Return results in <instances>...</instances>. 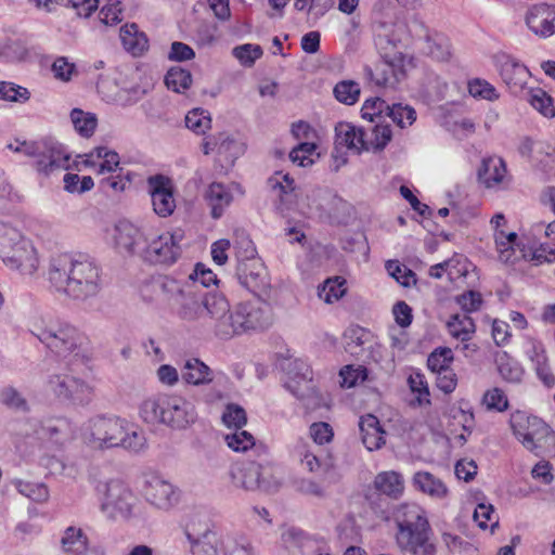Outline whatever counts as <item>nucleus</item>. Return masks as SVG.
Wrapping results in <instances>:
<instances>
[{
	"label": "nucleus",
	"instance_id": "f257e3e1",
	"mask_svg": "<svg viewBox=\"0 0 555 555\" xmlns=\"http://www.w3.org/2000/svg\"><path fill=\"white\" fill-rule=\"evenodd\" d=\"M372 27L382 62L375 68L365 66L364 76L377 87L395 89L405 76L404 55L400 50L406 35L405 24L376 13Z\"/></svg>",
	"mask_w": 555,
	"mask_h": 555
},
{
	"label": "nucleus",
	"instance_id": "f03ea898",
	"mask_svg": "<svg viewBox=\"0 0 555 555\" xmlns=\"http://www.w3.org/2000/svg\"><path fill=\"white\" fill-rule=\"evenodd\" d=\"M49 281L56 292L76 300L94 297L103 287L100 266L82 255L61 254L53 257Z\"/></svg>",
	"mask_w": 555,
	"mask_h": 555
},
{
	"label": "nucleus",
	"instance_id": "7ed1b4c3",
	"mask_svg": "<svg viewBox=\"0 0 555 555\" xmlns=\"http://www.w3.org/2000/svg\"><path fill=\"white\" fill-rule=\"evenodd\" d=\"M155 285L168 312L184 323H195L207 317L214 293L203 289L192 278L165 275Z\"/></svg>",
	"mask_w": 555,
	"mask_h": 555
},
{
	"label": "nucleus",
	"instance_id": "20e7f679",
	"mask_svg": "<svg viewBox=\"0 0 555 555\" xmlns=\"http://www.w3.org/2000/svg\"><path fill=\"white\" fill-rule=\"evenodd\" d=\"M82 436L102 449L120 448L140 454L149 448L145 431L139 425L113 414L91 417Z\"/></svg>",
	"mask_w": 555,
	"mask_h": 555
},
{
	"label": "nucleus",
	"instance_id": "39448f33",
	"mask_svg": "<svg viewBox=\"0 0 555 555\" xmlns=\"http://www.w3.org/2000/svg\"><path fill=\"white\" fill-rule=\"evenodd\" d=\"M30 333L37 337L70 372L80 371L89 361L86 337L73 325L62 322L35 324Z\"/></svg>",
	"mask_w": 555,
	"mask_h": 555
},
{
	"label": "nucleus",
	"instance_id": "423d86ee",
	"mask_svg": "<svg viewBox=\"0 0 555 555\" xmlns=\"http://www.w3.org/2000/svg\"><path fill=\"white\" fill-rule=\"evenodd\" d=\"M396 542L403 555H435L426 512L416 503L401 504L395 515Z\"/></svg>",
	"mask_w": 555,
	"mask_h": 555
},
{
	"label": "nucleus",
	"instance_id": "0eeeda50",
	"mask_svg": "<svg viewBox=\"0 0 555 555\" xmlns=\"http://www.w3.org/2000/svg\"><path fill=\"white\" fill-rule=\"evenodd\" d=\"M139 415L146 424H164L175 429H183L196 421L194 404L176 395H156L144 399L139 406Z\"/></svg>",
	"mask_w": 555,
	"mask_h": 555
},
{
	"label": "nucleus",
	"instance_id": "6e6552de",
	"mask_svg": "<svg viewBox=\"0 0 555 555\" xmlns=\"http://www.w3.org/2000/svg\"><path fill=\"white\" fill-rule=\"evenodd\" d=\"M0 253L3 263L22 274L30 275L38 269L39 259L33 243L7 223H0Z\"/></svg>",
	"mask_w": 555,
	"mask_h": 555
},
{
	"label": "nucleus",
	"instance_id": "1a4fd4ad",
	"mask_svg": "<svg viewBox=\"0 0 555 555\" xmlns=\"http://www.w3.org/2000/svg\"><path fill=\"white\" fill-rule=\"evenodd\" d=\"M513 434L519 442L535 455L555 453V434L540 417L517 411L511 416Z\"/></svg>",
	"mask_w": 555,
	"mask_h": 555
},
{
	"label": "nucleus",
	"instance_id": "9d476101",
	"mask_svg": "<svg viewBox=\"0 0 555 555\" xmlns=\"http://www.w3.org/2000/svg\"><path fill=\"white\" fill-rule=\"evenodd\" d=\"M98 491L103 494L101 511L108 518L129 519L134 516L139 501L127 483L119 479H112L99 485Z\"/></svg>",
	"mask_w": 555,
	"mask_h": 555
},
{
	"label": "nucleus",
	"instance_id": "9b49d317",
	"mask_svg": "<svg viewBox=\"0 0 555 555\" xmlns=\"http://www.w3.org/2000/svg\"><path fill=\"white\" fill-rule=\"evenodd\" d=\"M231 479L236 488L246 491L275 492L281 486V482L272 476L267 463L255 461L245 462L233 469Z\"/></svg>",
	"mask_w": 555,
	"mask_h": 555
},
{
	"label": "nucleus",
	"instance_id": "f8f14e48",
	"mask_svg": "<svg viewBox=\"0 0 555 555\" xmlns=\"http://www.w3.org/2000/svg\"><path fill=\"white\" fill-rule=\"evenodd\" d=\"M207 317L211 320L210 326L214 334L223 340L231 339L234 336L242 335L240 320L237 317V307L230 309L228 299L221 294H212Z\"/></svg>",
	"mask_w": 555,
	"mask_h": 555
},
{
	"label": "nucleus",
	"instance_id": "ddd939ff",
	"mask_svg": "<svg viewBox=\"0 0 555 555\" xmlns=\"http://www.w3.org/2000/svg\"><path fill=\"white\" fill-rule=\"evenodd\" d=\"M47 390L64 401L85 404L91 400L92 387L74 375L51 374L47 380Z\"/></svg>",
	"mask_w": 555,
	"mask_h": 555
},
{
	"label": "nucleus",
	"instance_id": "4468645a",
	"mask_svg": "<svg viewBox=\"0 0 555 555\" xmlns=\"http://www.w3.org/2000/svg\"><path fill=\"white\" fill-rule=\"evenodd\" d=\"M14 433L22 437L36 436L39 439H49L56 444L64 443L74 435L70 423L65 418H57L46 425H39L35 420L17 422L14 425Z\"/></svg>",
	"mask_w": 555,
	"mask_h": 555
},
{
	"label": "nucleus",
	"instance_id": "2eb2a0df",
	"mask_svg": "<svg viewBox=\"0 0 555 555\" xmlns=\"http://www.w3.org/2000/svg\"><path fill=\"white\" fill-rule=\"evenodd\" d=\"M182 238L183 233L180 230L165 232L144 245L142 254L151 263L171 264L181 255Z\"/></svg>",
	"mask_w": 555,
	"mask_h": 555
},
{
	"label": "nucleus",
	"instance_id": "dca6fc26",
	"mask_svg": "<svg viewBox=\"0 0 555 555\" xmlns=\"http://www.w3.org/2000/svg\"><path fill=\"white\" fill-rule=\"evenodd\" d=\"M143 495L152 505L168 509L180 500L179 489L157 474H146L143 481Z\"/></svg>",
	"mask_w": 555,
	"mask_h": 555
},
{
	"label": "nucleus",
	"instance_id": "f3484780",
	"mask_svg": "<svg viewBox=\"0 0 555 555\" xmlns=\"http://www.w3.org/2000/svg\"><path fill=\"white\" fill-rule=\"evenodd\" d=\"M154 212L167 218L175 212V188L171 179L164 175L150 176L146 180Z\"/></svg>",
	"mask_w": 555,
	"mask_h": 555
},
{
	"label": "nucleus",
	"instance_id": "a211bd4d",
	"mask_svg": "<svg viewBox=\"0 0 555 555\" xmlns=\"http://www.w3.org/2000/svg\"><path fill=\"white\" fill-rule=\"evenodd\" d=\"M236 307V318L240 320L242 334L263 331L272 324V309L264 301H246L238 304Z\"/></svg>",
	"mask_w": 555,
	"mask_h": 555
},
{
	"label": "nucleus",
	"instance_id": "6ab92c4d",
	"mask_svg": "<svg viewBox=\"0 0 555 555\" xmlns=\"http://www.w3.org/2000/svg\"><path fill=\"white\" fill-rule=\"evenodd\" d=\"M284 387L297 398H304L312 389L313 372L301 359H288L283 363Z\"/></svg>",
	"mask_w": 555,
	"mask_h": 555
},
{
	"label": "nucleus",
	"instance_id": "aec40b11",
	"mask_svg": "<svg viewBox=\"0 0 555 555\" xmlns=\"http://www.w3.org/2000/svg\"><path fill=\"white\" fill-rule=\"evenodd\" d=\"M495 64L499 69L500 77L513 94L524 91L530 72L517 59L509 54L501 53L495 56Z\"/></svg>",
	"mask_w": 555,
	"mask_h": 555
},
{
	"label": "nucleus",
	"instance_id": "412c9836",
	"mask_svg": "<svg viewBox=\"0 0 555 555\" xmlns=\"http://www.w3.org/2000/svg\"><path fill=\"white\" fill-rule=\"evenodd\" d=\"M36 168L39 172L50 175L55 170H67L70 167V156L64 145L51 143L39 144V153L35 155Z\"/></svg>",
	"mask_w": 555,
	"mask_h": 555
},
{
	"label": "nucleus",
	"instance_id": "4be33fe9",
	"mask_svg": "<svg viewBox=\"0 0 555 555\" xmlns=\"http://www.w3.org/2000/svg\"><path fill=\"white\" fill-rule=\"evenodd\" d=\"M271 197L280 212L288 210L297 198L295 181L288 173L274 172L267 181Z\"/></svg>",
	"mask_w": 555,
	"mask_h": 555
},
{
	"label": "nucleus",
	"instance_id": "5701e85b",
	"mask_svg": "<svg viewBox=\"0 0 555 555\" xmlns=\"http://www.w3.org/2000/svg\"><path fill=\"white\" fill-rule=\"evenodd\" d=\"M528 28L541 38L555 34V5L545 3L531 7L526 14Z\"/></svg>",
	"mask_w": 555,
	"mask_h": 555
},
{
	"label": "nucleus",
	"instance_id": "b1692460",
	"mask_svg": "<svg viewBox=\"0 0 555 555\" xmlns=\"http://www.w3.org/2000/svg\"><path fill=\"white\" fill-rule=\"evenodd\" d=\"M335 143L354 154L367 151L366 131L363 127L348 121H340L335 127Z\"/></svg>",
	"mask_w": 555,
	"mask_h": 555
},
{
	"label": "nucleus",
	"instance_id": "393cba45",
	"mask_svg": "<svg viewBox=\"0 0 555 555\" xmlns=\"http://www.w3.org/2000/svg\"><path fill=\"white\" fill-rule=\"evenodd\" d=\"M116 246L130 254L143 251L145 236L140 228L128 220H121L115 225Z\"/></svg>",
	"mask_w": 555,
	"mask_h": 555
},
{
	"label": "nucleus",
	"instance_id": "a878e982",
	"mask_svg": "<svg viewBox=\"0 0 555 555\" xmlns=\"http://www.w3.org/2000/svg\"><path fill=\"white\" fill-rule=\"evenodd\" d=\"M203 197L214 219L221 218L234 198L231 186L221 182L210 183Z\"/></svg>",
	"mask_w": 555,
	"mask_h": 555
},
{
	"label": "nucleus",
	"instance_id": "bb28decb",
	"mask_svg": "<svg viewBox=\"0 0 555 555\" xmlns=\"http://www.w3.org/2000/svg\"><path fill=\"white\" fill-rule=\"evenodd\" d=\"M234 248L236 250V257L240 261L237 267L238 278L242 284L249 286V280L256 281L259 276V273H255L250 271L249 274L246 273V264L242 263L245 260H254L257 256V249L254 242L245 232H237L235 234L234 240Z\"/></svg>",
	"mask_w": 555,
	"mask_h": 555
},
{
	"label": "nucleus",
	"instance_id": "cd10ccee",
	"mask_svg": "<svg viewBox=\"0 0 555 555\" xmlns=\"http://www.w3.org/2000/svg\"><path fill=\"white\" fill-rule=\"evenodd\" d=\"M359 428L362 442L369 451L378 450L385 443V431L382 429L378 418L373 414L361 416Z\"/></svg>",
	"mask_w": 555,
	"mask_h": 555
},
{
	"label": "nucleus",
	"instance_id": "c85d7f7f",
	"mask_svg": "<svg viewBox=\"0 0 555 555\" xmlns=\"http://www.w3.org/2000/svg\"><path fill=\"white\" fill-rule=\"evenodd\" d=\"M506 175V164L501 157L492 156L482 159L478 170L479 181L486 188L498 186Z\"/></svg>",
	"mask_w": 555,
	"mask_h": 555
},
{
	"label": "nucleus",
	"instance_id": "c756f323",
	"mask_svg": "<svg viewBox=\"0 0 555 555\" xmlns=\"http://www.w3.org/2000/svg\"><path fill=\"white\" fill-rule=\"evenodd\" d=\"M86 166H98L99 173L114 172L119 167V155L105 146H99L86 155Z\"/></svg>",
	"mask_w": 555,
	"mask_h": 555
},
{
	"label": "nucleus",
	"instance_id": "7c9ffc66",
	"mask_svg": "<svg viewBox=\"0 0 555 555\" xmlns=\"http://www.w3.org/2000/svg\"><path fill=\"white\" fill-rule=\"evenodd\" d=\"M185 535L192 555H218L219 538L215 531L206 529L199 534L188 531Z\"/></svg>",
	"mask_w": 555,
	"mask_h": 555
},
{
	"label": "nucleus",
	"instance_id": "2f4dec72",
	"mask_svg": "<svg viewBox=\"0 0 555 555\" xmlns=\"http://www.w3.org/2000/svg\"><path fill=\"white\" fill-rule=\"evenodd\" d=\"M375 489L391 499H399L404 490L402 476L393 470L382 472L374 479Z\"/></svg>",
	"mask_w": 555,
	"mask_h": 555
},
{
	"label": "nucleus",
	"instance_id": "473e14b6",
	"mask_svg": "<svg viewBox=\"0 0 555 555\" xmlns=\"http://www.w3.org/2000/svg\"><path fill=\"white\" fill-rule=\"evenodd\" d=\"M182 379L190 385L198 386L212 380V371L203 361L196 358L189 359L182 370Z\"/></svg>",
	"mask_w": 555,
	"mask_h": 555
},
{
	"label": "nucleus",
	"instance_id": "72a5a7b5",
	"mask_svg": "<svg viewBox=\"0 0 555 555\" xmlns=\"http://www.w3.org/2000/svg\"><path fill=\"white\" fill-rule=\"evenodd\" d=\"M119 36L125 50L133 56L141 55L147 49L149 40L143 33L139 31L135 24L122 26Z\"/></svg>",
	"mask_w": 555,
	"mask_h": 555
},
{
	"label": "nucleus",
	"instance_id": "f704fd0d",
	"mask_svg": "<svg viewBox=\"0 0 555 555\" xmlns=\"http://www.w3.org/2000/svg\"><path fill=\"white\" fill-rule=\"evenodd\" d=\"M413 483L420 491L430 495L431 498L442 499L448 493V489L442 480L428 472L415 473Z\"/></svg>",
	"mask_w": 555,
	"mask_h": 555
},
{
	"label": "nucleus",
	"instance_id": "c9c22d12",
	"mask_svg": "<svg viewBox=\"0 0 555 555\" xmlns=\"http://www.w3.org/2000/svg\"><path fill=\"white\" fill-rule=\"evenodd\" d=\"M447 328L452 337L461 341H468L476 330L474 320L466 313L451 315Z\"/></svg>",
	"mask_w": 555,
	"mask_h": 555
},
{
	"label": "nucleus",
	"instance_id": "e433bc0d",
	"mask_svg": "<svg viewBox=\"0 0 555 555\" xmlns=\"http://www.w3.org/2000/svg\"><path fill=\"white\" fill-rule=\"evenodd\" d=\"M88 545V538L81 528L69 526L61 538V546L64 553L78 555L82 553Z\"/></svg>",
	"mask_w": 555,
	"mask_h": 555
},
{
	"label": "nucleus",
	"instance_id": "4c0bfd02",
	"mask_svg": "<svg viewBox=\"0 0 555 555\" xmlns=\"http://www.w3.org/2000/svg\"><path fill=\"white\" fill-rule=\"evenodd\" d=\"M347 293V281L343 276H333L326 279L321 286H319L318 295L326 304L338 301Z\"/></svg>",
	"mask_w": 555,
	"mask_h": 555
},
{
	"label": "nucleus",
	"instance_id": "58836bf2",
	"mask_svg": "<svg viewBox=\"0 0 555 555\" xmlns=\"http://www.w3.org/2000/svg\"><path fill=\"white\" fill-rule=\"evenodd\" d=\"M70 121L75 131L82 138L92 137L98 126L96 115L80 108L72 109Z\"/></svg>",
	"mask_w": 555,
	"mask_h": 555
},
{
	"label": "nucleus",
	"instance_id": "ea45409f",
	"mask_svg": "<svg viewBox=\"0 0 555 555\" xmlns=\"http://www.w3.org/2000/svg\"><path fill=\"white\" fill-rule=\"evenodd\" d=\"M366 131L367 151H382L391 141L392 131L389 125L376 124Z\"/></svg>",
	"mask_w": 555,
	"mask_h": 555
},
{
	"label": "nucleus",
	"instance_id": "a19ab883",
	"mask_svg": "<svg viewBox=\"0 0 555 555\" xmlns=\"http://www.w3.org/2000/svg\"><path fill=\"white\" fill-rule=\"evenodd\" d=\"M494 242L499 258L502 262H513L514 247L517 245L518 235L516 232L505 233L503 230L494 232Z\"/></svg>",
	"mask_w": 555,
	"mask_h": 555
},
{
	"label": "nucleus",
	"instance_id": "79ce46f5",
	"mask_svg": "<svg viewBox=\"0 0 555 555\" xmlns=\"http://www.w3.org/2000/svg\"><path fill=\"white\" fill-rule=\"evenodd\" d=\"M527 101L545 117H554L553 99L541 88H531L527 91Z\"/></svg>",
	"mask_w": 555,
	"mask_h": 555
},
{
	"label": "nucleus",
	"instance_id": "37998d69",
	"mask_svg": "<svg viewBox=\"0 0 555 555\" xmlns=\"http://www.w3.org/2000/svg\"><path fill=\"white\" fill-rule=\"evenodd\" d=\"M333 93L339 103L354 105L360 99L361 88L354 80H340L335 85Z\"/></svg>",
	"mask_w": 555,
	"mask_h": 555
},
{
	"label": "nucleus",
	"instance_id": "c03bdc74",
	"mask_svg": "<svg viewBox=\"0 0 555 555\" xmlns=\"http://www.w3.org/2000/svg\"><path fill=\"white\" fill-rule=\"evenodd\" d=\"M224 441L234 452H246L253 448L261 449L264 453L267 452L263 446H256L254 436L246 430H236L224 436Z\"/></svg>",
	"mask_w": 555,
	"mask_h": 555
},
{
	"label": "nucleus",
	"instance_id": "a18cd8bd",
	"mask_svg": "<svg viewBox=\"0 0 555 555\" xmlns=\"http://www.w3.org/2000/svg\"><path fill=\"white\" fill-rule=\"evenodd\" d=\"M468 93L477 100L494 102L499 100L500 92L488 80L482 78H473L467 82Z\"/></svg>",
	"mask_w": 555,
	"mask_h": 555
},
{
	"label": "nucleus",
	"instance_id": "49530a36",
	"mask_svg": "<svg viewBox=\"0 0 555 555\" xmlns=\"http://www.w3.org/2000/svg\"><path fill=\"white\" fill-rule=\"evenodd\" d=\"M500 376L507 383L519 384L522 382L525 370L519 362L508 357H501L498 361Z\"/></svg>",
	"mask_w": 555,
	"mask_h": 555
},
{
	"label": "nucleus",
	"instance_id": "de8ad7c7",
	"mask_svg": "<svg viewBox=\"0 0 555 555\" xmlns=\"http://www.w3.org/2000/svg\"><path fill=\"white\" fill-rule=\"evenodd\" d=\"M165 83L168 89L181 93L190 88L192 83V75L188 69L175 66L167 72L165 76Z\"/></svg>",
	"mask_w": 555,
	"mask_h": 555
},
{
	"label": "nucleus",
	"instance_id": "09e8293b",
	"mask_svg": "<svg viewBox=\"0 0 555 555\" xmlns=\"http://www.w3.org/2000/svg\"><path fill=\"white\" fill-rule=\"evenodd\" d=\"M224 555H255V548L248 537L228 535L223 542Z\"/></svg>",
	"mask_w": 555,
	"mask_h": 555
},
{
	"label": "nucleus",
	"instance_id": "8fccbe9b",
	"mask_svg": "<svg viewBox=\"0 0 555 555\" xmlns=\"http://www.w3.org/2000/svg\"><path fill=\"white\" fill-rule=\"evenodd\" d=\"M185 126L196 134H204L211 127V117L208 111L193 108L185 115Z\"/></svg>",
	"mask_w": 555,
	"mask_h": 555
},
{
	"label": "nucleus",
	"instance_id": "3c124183",
	"mask_svg": "<svg viewBox=\"0 0 555 555\" xmlns=\"http://www.w3.org/2000/svg\"><path fill=\"white\" fill-rule=\"evenodd\" d=\"M474 520L480 529H490L491 532L499 526V518L490 503L482 502L475 507Z\"/></svg>",
	"mask_w": 555,
	"mask_h": 555
},
{
	"label": "nucleus",
	"instance_id": "603ef678",
	"mask_svg": "<svg viewBox=\"0 0 555 555\" xmlns=\"http://www.w3.org/2000/svg\"><path fill=\"white\" fill-rule=\"evenodd\" d=\"M30 99L27 88L11 81H0V100L24 104Z\"/></svg>",
	"mask_w": 555,
	"mask_h": 555
},
{
	"label": "nucleus",
	"instance_id": "864d4df0",
	"mask_svg": "<svg viewBox=\"0 0 555 555\" xmlns=\"http://www.w3.org/2000/svg\"><path fill=\"white\" fill-rule=\"evenodd\" d=\"M232 54L241 65L251 67L256 61L262 56L263 51L259 44L244 43L234 47Z\"/></svg>",
	"mask_w": 555,
	"mask_h": 555
},
{
	"label": "nucleus",
	"instance_id": "5fc2aeb1",
	"mask_svg": "<svg viewBox=\"0 0 555 555\" xmlns=\"http://www.w3.org/2000/svg\"><path fill=\"white\" fill-rule=\"evenodd\" d=\"M453 351L448 347L436 348L427 359V366L434 373L450 370L453 361Z\"/></svg>",
	"mask_w": 555,
	"mask_h": 555
},
{
	"label": "nucleus",
	"instance_id": "6e6d98bb",
	"mask_svg": "<svg viewBox=\"0 0 555 555\" xmlns=\"http://www.w3.org/2000/svg\"><path fill=\"white\" fill-rule=\"evenodd\" d=\"M294 452L306 469L310 473L319 472L321 468V461L305 440H298L296 442Z\"/></svg>",
	"mask_w": 555,
	"mask_h": 555
},
{
	"label": "nucleus",
	"instance_id": "4d7b16f0",
	"mask_svg": "<svg viewBox=\"0 0 555 555\" xmlns=\"http://www.w3.org/2000/svg\"><path fill=\"white\" fill-rule=\"evenodd\" d=\"M53 77L62 82H69L78 75L77 66L66 56H57L51 65Z\"/></svg>",
	"mask_w": 555,
	"mask_h": 555
},
{
	"label": "nucleus",
	"instance_id": "13d9d810",
	"mask_svg": "<svg viewBox=\"0 0 555 555\" xmlns=\"http://www.w3.org/2000/svg\"><path fill=\"white\" fill-rule=\"evenodd\" d=\"M408 385L411 391L416 395V401L418 405L430 403L429 388L424 374L418 371L411 373L408 378Z\"/></svg>",
	"mask_w": 555,
	"mask_h": 555
},
{
	"label": "nucleus",
	"instance_id": "bf43d9fd",
	"mask_svg": "<svg viewBox=\"0 0 555 555\" xmlns=\"http://www.w3.org/2000/svg\"><path fill=\"white\" fill-rule=\"evenodd\" d=\"M64 190L72 194H82L93 189L94 182L90 176L80 177L77 173L67 172L63 177Z\"/></svg>",
	"mask_w": 555,
	"mask_h": 555
},
{
	"label": "nucleus",
	"instance_id": "052dcab7",
	"mask_svg": "<svg viewBox=\"0 0 555 555\" xmlns=\"http://www.w3.org/2000/svg\"><path fill=\"white\" fill-rule=\"evenodd\" d=\"M387 116L390 117L391 120L400 128L411 126L416 120L415 109L409 105H402L400 103H393L389 106Z\"/></svg>",
	"mask_w": 555,
	"mask_h": 555
},
{
	"label": "nucleus",
	"instance_id": "680f3d73",
	"mask_svg": "<svg viewBox=\"0 0 555 555\" xmlns=\"http://www.w3.org/2000/svg\"><path fill=\"white\" fill-rule=\"evenodd\" d=\"M16 490L35 502H44L49 498L48 487L43 483L15 481Z\"/></svg>",
	"mask_w": 555,
	"mask_h": 555
},
{
	"label": "nucleus",
	"instance_id": "e2e57ef3",
	"mask_svg": "<svg viewBox=\"0 0 555 555\" xmlns=\"http://www.w3.org/2000/svg\"><path fill=\"white\" fill-rule=\"evenodd\" d=\"M389 104L380 98H371L364 101L361 107V116L371 122L376 118H380L384 114L387 116Z\"/></svg>",
	"mask_w": 555,
	"mask_h": 555
},
{
	"label": "nucleus",
	"instance_id": "0e129e2a",
	"mask_svg": "<svg viewBox=\"0 0 555 555\" xmlns=\"http://www.w3.org/2000/svg\"><path fill=\"white\" fill-rule=\"evenodd\" d=\"M386 269L389 274L402 286L410 287L416 283L415 273L406 268L405 266L400 264L399 261L389 260L386 263Z\"/></svg>",
	"mask_w": 555,
	"mask_h": 555
},
{
	"label": "nucleus",
	"instance_id": "69168bd1",
	"mask_svg": "<svg viewBox=\"0 0 555 555\" xmlns=\"http://www.w3.org/2000/svg\"><path fill=\"white\" fill-rule=\"evenodd\" d=\"M339 377L341 387L351 388L366 379L367 371L361 365H346L340 370Z\"/></svg>",
	"mask_w": 555,
	"mask_h": 555
},
{
	"label": "nucleus",
	"instance_id": "338daca9",
	"mask_svg": "<svg viewBox=\"0 0 555 555\" xmlns=\"http://www.w3.org/2000/svg\"><path fill=\"white\" fill-rule=\"evenodd\" d=\"M223 424L231 428L241 429L247 422L245 410L235 403H229L222 413Z\"/></svg>",
	"mask_w": 555,
	"mask_h": 555
},
{
	"label": "nucleus",
	"instance_id": "774afa93",
	"mask_svg": "<svg viewBox=\"0 0 555 555\" xmlns=\"http://www.w3.org/2000/svg\"><path fill=\"white\" fill-rule=\"evenodd\" d=\"M482 404L487 410L504 412L508 408V399L502 389L494 387L483 393Z\"/></svg>",
	"mask_w": 555,
	"mask_h": 555
}]
</instances>
